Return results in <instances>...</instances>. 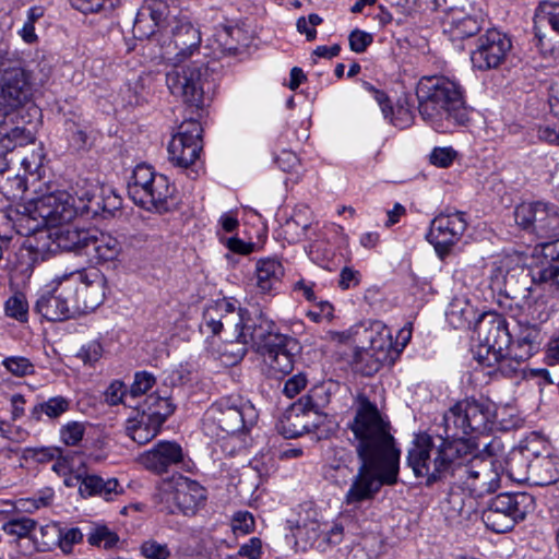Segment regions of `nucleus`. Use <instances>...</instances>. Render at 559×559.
Here are the masks:
<instances>
[{"instance_id":"3c124183","label":"nucleus","mask_w":559,"mask_h":559,"mask_svg":"<svg viewBox=\"0 0 559 559\" xmlns=\"http://www.w3.org/2000/svg\"><path fill=\"white\" fill-rule=\"evenodd\" d=\"M538 202H523L514 210V219L518 226L532 230Z\"/></svg>"},{"instance_id":"4d7b16f0","label":"nucleus","mask_w":559,"mask_h":559,"mask_svg":"<svg viewBox=\"0 0 559 559\" xmlns=\"http://www.w3.org/2000/svg\"><path fill=\"white\" fill-rule=\"evenodd\" d=\"M302 417L304 415L300 416L299 414L289 415L286 420L289 427H286L284 421L282 423L281 432L285 438H297L310 430L309 425L302 423Z\"/></svg>"},{"instance_id":"37998d69","label":"nucleus","mask_w":559,"mask_h":559,"mask_svg":"<svg viewBox=\"0 0 559 559\" xmlns=\"http://www.w3.org/2000/svg\"><path fill=\"white\" fill-rule=\"evenodd\" d=\"M312 229L310 224H302L295 218L287 219L282 226V235L289 243H296L302 239H311L308 233Z\"/></svg>"},{"instance_id":"58836bf2","label":"nucleus","mask_w":559,"mask_h":559,"mask_svg":"<svg viewBox=\"0 0 559 559\" xmlns=\"http://www.w3.org/2000/svg\"><path fill=\"white\" fill-rule=\"evenodd\" d=\"M70 400L64 396H52L47 401L35 405L32 411V416L36 420H40L41 414H45L50 419H56L70 409Z\"/></svg>"},{"instance_id":"4be33fe9","label":"nucleus","mask_w":559,"mask_h":559,"mask_svg":"<svg viewBox=\"0 0 559 559\" xmlns=\"http://www.w3.org/2000/svg\"><path fill=\"white\" fill-rule=\"evenodd\" d=\"M162 403L166 406L165 411L151 409L127 421L126 431L133 441L145 444L156 437L167 417L174 413V407L168 400Z\"/></svg>"},{"instance_id":"13d9d810","label":"nucleus","mask_w":559,"mask_h":559,"mask_svg":"<svg viewBox=\"0 0 559 559\" xmlns=\"http://www.w3.org/2000/svg\"><path fill=\"white\" fill-rule=\"evenodd\" d=\"M140 550L147 559H168L170 557L168 546L154 539H148L142 543Z\"/></svg>"},{"instance_id":"de8ad7c7","label":"nucleus","mask_w":559,"mask_h":559,"mask_svg":"<svg viewBox=\"0 0 559 559\" xmlns=\"http://www.w3.org/2000/svg\"><path fill=\"white\" fill-rule=\"evenodd\" d=\"M86 430L85 423L82 421H68L60 428V440L69 447H75L83 439Z\"/></svg>"},{"instance_id":"7ed1b4c3","label":"nucleus","mask_w":559,"mask_h":559,"mask_svg":"<svg viewBox=\"0 0 559 559\" xmlns=\"http://www.w3.org/2000/svg\"><path fill=\"white\" fill-rule=\"evenodd\" d=\"M167 0H146L133 23V35L139 39L154 38L165 60L186 61L199 53L200 31Z\"/></svg>"},{"instance_id":"7c9ffc66","label":"nucleus","mask_w":559,"mask_h":559,"mask_svg":"<svg viewBox=\"0 0 559 559\" xmlns=\"http://www.w3.org/2000/svg\"><path fill=\"white\" fill-rule=\"evenodd\" d=\"M542 342L543 336L537 323H521L519 334L511 348L518 350L520 359H528L538 352Z\"/></svg>"},{"instance_id":"ddd939ff","label":"nucleus","mask_w":559,"mask_h":559,"mask_svg":"<svg viewBox=\"0 0 559 559\" xmlns=\"http://www.w3.org/2000/svg\"><path fill=\"white\" fill-rule=\"evenodd\" d=\"M78 314L98 308L106 295V276L95 267L64 272Z\"/></svg>"},{"instance_id":"e433bc0d","label":"nucleus","mask_w":559,"mask_h":559,"mask_svg":"<svg viewBox=\"0 0 559 559\" xmlns=\"http://www.w3.org/2000/svg\"><path fill=\"white\" fill-rule=\"evenodd\" d=\"M38 523L28 516L12 518L2 525L3 532L16 540L28 538L32 540L33 534L37 531Z\"/></svg>"},{"instance_id":"bf43d9fd","label":"nucleus","mask_w":559,"mask_h":559,"mask_svg":"<svg viewBox=\"0 0 559 559\" xmlns=\"http://www.w3.org/2000/svg\"><path fill=\"white\" fill-rule=\"evenodd\" d=\"M248 310L236 309L234 306L231 307L229 314H226L227 318L224 321V330L223 332L227 333L228 331H233V335L235 336V341L237 342V334L242 330L245 317H247Z\"/></svg>"},{"instance_id":"72a5a7b5","label":"nucleus","mask_w":559,"mask_h":559,"mask_svg":"<svg viewBox=\"0 0 559 559\" xmlns=\"http://www.w3.org/2000/svg\"><path fill=\"white\" fill-rule=\"evenodd\" d=\"M361 344L362 345L357 347L354 352L352 367L356 372L369 377L377 373L383 365H386V362L383 359H380L379 356L373 355L374 353L364 343Z\"/></svg>"},{"instance_id":"b1692460","label":"nucleus","mask_w":559,"mask_h":559,"mask_svg":"<svg viewBox=\"0 0 559 559\" xmlns=\"http://www.w3.org/2000/svg\"><path fill=\"white\" fill-rule=\"evenodd\" d=\"M362 342L386 365H393L401 354V348L393 344L390 329L382 321H371L362 329Z\"/></svg>"},{"instance_id":"603ef678","label":"nucleus","mask_w":559,"mask_h":559,"mask_svg":"<svg viewBox=\"0 0 559 559\" xmlns=\"http://www.w3.org/2000/svg\"><path fill=\"white\" fill-rule=\"evenodd\" d=\"M83 533L79 527L59 528L58 546L63 554H71L73 546L83 542Z\"/></svg>"},{"instance_id":"f704fd0d","label":"nucleus","mask_w":559,"mask_h":559,"mask_svg":"<svg viewBox=\"0 0 559 559\" xmlns=\"http://www.w3.org/2000/svg\"><path fill=\"white\" fill-rule=\"evenodd\" d=\"M445 317L454 329H464L469 326L474 319V309L467 300L454 298L447 308Z\"/></svg>"},{"instance_id":"a19ab883","label":"nucleus","mask_w":559,"mask_h":559,"mask_svg":"<svg viewBox=\"0 0 559 559\" xmlns=\"http://www.w3.org/2000/svg\"><path fill=\"white\" fill-rule=\"evenodd\" d=\"M119 542V536L104 524H95L87 534V543L91 546L114 548Z\"/></svg>"},{"instance_id":"a211bd4d","label":"nucleus","mask_w":559,"mask_h":559,"mask_svg":"<svg viewBox=\"0 0 559 559\" xmlns=\"http://www.w3.org/2000/svg\"><path fill=\"white\" fill-rule=\"evenodd\" d=\"M466 228L467 221L464 212L440 213L431 221L426 238L433 246L439 259L444 260L461 240Z\"/></svg>"},{"instance_id":"c756f323","label":"nucleus","mask_w":559,"mask_h":559,"mask_svg":"<svg viewBox=\"0 0 559 559\" xmlns=\"http://www.w3.org/2000/svg\"><path fill=\"white\" fill-rule=\"evenodd\" d=\"M8 117L0 115V151L9 153L16 147L34 144L35 134L25 127L10 126L7 120Z\"/></svg>"},{"instance_id":"aec40b11","label":"nucleus","mask_w":559,"mask_h":559,"mask_svg":"<svg viewBox=\"0 0 559 559\" xmlns=\"http://www.w3.org/2000/svg\"><path fill=\"white\" fill-rule=\"evenodd\" d=\"M512 47L510 38L496 28L488 29L477 39L476 48L471 52L474 68L485 71L498 68Z\"/></svg>"},{"instance_id":"20e7f679","label":"nucleus","mask_w":559,"mask_h":559,"mask_svg":"<svg viewBox=\"0 0 559 559\" xmlns=\"http://www.w3.org/2000/svg\"><path fill=\"white\" fill-rule=\"evenodd\" d=\"M416 96L419 115L438 132H449L468 120L465 91L455 79L423 76L417 84Z\"/></svg>"},{"instance_id":"09e8293b","label":"nucleus","mask_w":559,"mask_h":559,"mask_svg":"<svg viewBox=\"0 0 559 559\" xmlns=\"http://www.w3.org/2000/svg\"><path fill=\"white\" fill-rule=\"evenodd\" d=\"M539 238H558L559 237V209L555 205L543 223L537 225L535 233Z\"/></svg>"},{"instance_id":"680f3d73","label":"nucleus","mask_w":559,"mask_h":559,"mask_svg":"<svg viewBox=\"0 0 559 559\" xmlns=\"http://www.w3.org/2000/svg\"><path fill=\"white\" fill-rule=\"evenodd\" d=\"M456 151L450 146L435 147L430 153V163L437 167L447 168L452 165L456 157Z\"/></svg>"},{"instance_id":"39448f33","label":"nucleus","mask_w":559,"mask_h":559,"mask_svg":"<svg viewBox=\"0 0 559 559\" xmlns=\"http://www.w3.org/2000/svg\"><path fill=\"white\" fill-rule=\"evenodd\" d=\"M92 228L64 223L55 228L39 229L24 241L29 259L34 263L50 259L58 250L82 253L88 250Z\"/></svg>"},{"instance_id":"052dcab7","label":"nucleus","mask_w":559,"mask_h":559,"mask_svg":"<svg viewBox=\"0 0 559 559\" xmlns=\"http://www.w3.org/2000/svg\"><path fill=\"white\" fill-rule=\"evenodd\" d=\"M45 159V153L41 145H38L27 156L22 157L21 165L27 174H37Z\"/></svg>"},{"instance_id":"2f4dec72","label":"nucleus","mask_w":559,"mask_h":559,"mask_svg":"<svg viewBox=\"0 0 559 559\" xmlns=\"http://www.w3.org/2000/svg\"><path fill=\"white\" fill-rule=\"evenodd\" d=\"M296 537L304 543V548H311L318 551L326 550V542H324V524L316 519L304 521L296 527Z\"/></svg>"},{"instance_id":"dca6fc26","label":"nucleus","mask_w":559,"mask_h":559,"mask_svg":"<svg viewBox=\"0 0 559 559\" xmlns=\"http://www.w3.org/2000/svg\"><path fill=\"white\" fill-rule=\"evenodd\" d=\"M284 335L277 331L275 322L262 311H254L253 313L248 311L242 330L237 334V344L240 346L236 352H233L234 361L241 360L245 357L248 345L260 354L275 344L278 341L277 337Z\"/></svg>"},{"instance_id":"864d4df0","label":"nucleus","mask_w":559,"mask_h":559,"mask_svg":"<svg viewBox=\"0 0 559 559\" xmlns=\"http://www.w3.org/2000/svg\"><path fill=\"white\" fill-rule=\"evenodd\" d=\"M255 521L248 511H238L231 518V530L236 536H245L254 531Z\"/></svg>"},{"instance_id":"49530a36","label":"nucleus","mask_w":559,"mask_h":559,"mask_svg":"<svg viewBox=\"0 0 559 559\" xmlns=\"http://www.w3.org/2000/svg\"><path fill=\"white\" fill-rule=\"evenodd\" d=\"M1 365L14 377H25L35 372L34 364L24 356L5 357Z\"/></svg>"},{"instance_id":"774afa93","label":"nucleus","mask_w":559,"mask_h":559,"mask_svg":"<svg viewBox=\"0 0 559 559\" xmlns=\"http://www.w3.org/2000/svg\"><path fill=\"white\" fill-rule=\"evenodd\" d=\"M262 555V540L259 537H251L238 549V556L246 559H260Z\"/></svg>"},{"instance_id":"f3484780","label":"nucleus","mask_w":559,"mask_h":559,"mask_svg":"<svg viewBox=\"0 0 559 559\" xmlns=\"http://www.w3.org/2000/svg\"><path fill=\"white\" fill-rule=\"evenodd\" d=\"M74 305L63 273L56 275L39 293L35 311L48 321H64L78 314Z\"/></svg>"},{"instance_id":"6e6552de","label":"nucleus","mask_w":559,"mask_h":559,"mask_svg":"<svg viewBox=\"0 0 559 559\" xmlns=\"http://www.w3.org/2000/svg\"><path fill=\"white\" fill-rule=\"evenodd\" d=\"M32 74L19 60L0 53V115L10 116L33 97Z\"/></svg>"},{"instance_id":"393cba45","label":"nucleus","mask_w":559,"mask_h":559,"mask_svg":"<svg viewBox=\"0 0 559 559\" xmlns=\"http://www.w3.org/2000/svg\"><path fill=\"white\" fill-rule=\"evenodd\" d=\"M183 460L182 448L170 441H159L139 456V462L147 471L163 474Z\"/></svg>"},{"instance_id":"473e14b6","label":"nucleus","mask_w":559,"mask_h":559,"mask_svg":"<svg viewBox=\"0 0 559 559\" xmlns=\"http://www.w3.org/2000/svg\"><path fill=\"white\" fill-rule=\"evenodd\" d=\"M550 26L551 29L559 33V2L542 1L535 10L534 29L535 35L542 39V28Z\"/></svg>"},{"instance_id":"5fc2aeb1","label":"nucleus","mask_w":559,"mask_h":559,"mask_svg":"<svg viewBox=\"0 0 559 559\" xmlns=\"http://www.w3.org/2000/svg\"><path fill=\"white\" fill-rule=\"evenodd\" d=\"M310 240L311 242L306 249L310 259L319 264L330 261L333 257L332 247L318 238Z\"/></svg>"},{"instance_id":"0eeeda50","label":"nucleus","mask_w":559,"mask_h":559,"mask_svg":"<svg viewBox=\"0 0 559 559\" xmlns=\"http://www.w3.org/2000/svg\"><path fill=\"white\" fill-rule=\"evenodd\" d=\"M468 440L469 451L460 457L453 473V479L475 497L496 491L500 487L502 465L492 455L486 457L474 455L476 444Z\"/></svg>"},{"instance_id":"412c9836","label":"nucleus","mask_w":559,"mask_h":559,"mask_svg":"<svg viewBox=\"0 0 559 559\" xmlns=\"http://www.w3.org/2000/svg\"><path fill=\"white\" fill-rule=\"evenodd\" d=\"M506 475L512 481L523 483L530 479V475L539 477L537 484L546 485L555 481L559 472L554 467L552 460L548 456L537 459L526 464L522 453L513 454L507 461Z\"/></svg>"},{"instance_id":"c03bdc74","label":"nucleus","mask_w":559,"mask_h":559,"mask_svg":"<svg viewBox=\"0 0 559 559\" xmlns=\"http://www.w3.org/2000/svg\"><path fill=\"white\" fill-rule=\"evenodd\" d=\"M5 314L20 322H26L28 317V304L26 297L21 294H14L9 297L4 305Z\"/></svg>"},{"instance_id":"79ce46f5","label":"nucleus","mask_w":559,"mask_h":559,"mask_svg":"<svg viewBox=\"0 0 559 559\" xmlns=\"http://www.w3.org/2000/svg\"><path fill=\"white\" fill-rule=\"evenodd\" d=\"M229 307V301L219 300L207 306L203 312V320L201 326L210 331L213 335H218L222 332V322L219 316Z\"/></svg>"},{"instance_id":"0e129e2a","label":"nucleus","mask_w":559,"mask_h":559,"mask_svg":"<svg viewBox=\"0 0 559 559\" xmlns=\"http://www.w3.org/2000/svg\"><path fill=\"white\" fill-rule=\"evenodd\" d=\"M349 47L357 53L364 52L371 45L373 37L370 33L361 29H354L348 37Z\"/></svg>"},{"instance_id":"cd10ccee","label":"nucleus","mask_w":559,"mask_h":559,"mask_svg":"<svg viewBox=\"0 0 559 559\" xmlns=\"http://www.w3.org/2000/svg\"><path fill=\"white\" fill-rule=\"evenodd\" d=\"M542 252L551 261L533 271V281L547 285L554 292H559V239L543 243Z\"/></svg>"},{"instance_id":"6e6d98bb","label":"nucleus","mask_w":559,"mask_h":559,"mask_svg":"<svg viewBox=\"0 0 559 559\" xmlns=\"http://www.w3.org/2000/svg\"><path fill=\"white\" fill-rule=\"evenodd\" d=\"M104 348L99 341L93 340L84 344L79 353L78 357L88 366H94L103 356Z\"/></svg>"},{"instance_id":"f257e3e1","label":"nucleus","mask_w":559,"mask_h":559,"mask_svg":"<svg viewBox=\"0 0 559 559\" xmlns=\"http://www.w3.org/2000/svg\"><path fill=\"white\" fill-rule=\"evenodd\" d=\"M497 418V406L489 399L467 397L456 402L443 415L444 437L416 435L407 453V465L428 485L453 476L460 457L469 451L465 436L489 432Z\"/></svg>"},{"instance_id":"5701e85b","label":"nucleus","mask_w":559,"mask_h":559,"mask_svg":"<svg viewBox=\"0 0 559 559\" xmlns=\"http://www.w3.org/2000/svg\"><path fill=\"white\" fill-rule=\"evenodd\" d=\"M277 340L275 344L260 353L274 377L285 376L293 371L294 357L300 349L298 341L289 335L277 337Z\"/></svg>"},{"instance_id":"9b49d317","label":"nucleus","mask_w":559,"mask_h":559,"mask_svg":"<svg viewBox=\"0 0 559 559\" xmlns=\"http://www.w3.org/2000/svg\"><path fill=\"white\" fill-rule=\"evenodd\" d=\"M255 407L240 396H225L206 411L204 420L227 435L248 430L258 420Z\"/></svg>"},{"instance_id":"1a4fd4ad","label":"nucleus","mask_w":559,"mask_h":559,"mask_svg":"<svg viewBox=\"0 0 559 559\" xmlns=\"http://www.w3.org/2000/svg\"><path fill=\"white\" fill-rule=\"evenodd\" d=\"M171 69L166 73V84L170 93L189 106L200 108L203 105L204 82L209 69L200 60H166Z\"/></svg>"},{"instance_id":"4c0bfd02","label":"nucleus","mask_w":559,"mask_h":559,"mask_svg":"<svg viewBox=\"0 0 559 559\" xmlns=\"http://www.w3.org/2000/svg\"><path fill=\"white\" fill-rule=\"evenodd\" d=\"M330 403L329 389L325 385L313 386L307 395L299 399L297 407L302 413H320Z\"/></svg>"},{"instance_id":"423d86ee","label":"nucleus","mask_w":559,"mask_h":559,"mask_svg":"<svg viewBox=\"0 0 559 559\" xmlns=\"http://www.w3.org/2000/svg\"><path fill=\"white\" fill-rule=\"evenodd\" d=\"M128 194L140 207L150 212L165 213L171 206L174 187L166 176L143 163L133 169L128 182Z\"/></svg>"},{"instance_id":"e2e57ef3","label":"nucleus","mask_w":559,"mask_h":559,"mask_svg":"<svg viewBox=\"0 0 559 559\" xmlns=\"http://www.w3.org/2000/svg\"><path fill=\"white\" fill-rule=\"evenodd\" d=\"M155 384V377L146 371L136 372L130 388V394L138 396L145 394Z\"/></svg>"},{"instance_id":"bb28decb","label":"nucleus","mask_w":559,"mask_h":559,"mask_svg":"<svg viewBox=\"0 0 559 559\" xmlns=\"http://www.w3.org/2000/svg\"><path fill=\"white\" fill-rule=\"evenodd\" d=\"M88 249H92L97 263L112 262L122 253V243L111 234L92 228Z\"/></svg>"},{"instance_id":"8fccbe9b","label":"nucleus","mask_w":559,"mask_h":559,"mask_svg":"<svg viewBox=\"0 0 559 559\" xmlns=\"http://www.w3.org/2000/svg\"><path fill=\"white\" fill-rule=\"evenodd\" d=\"M388 112L390 122L400 129H406L413 124L414 112L406 100L399 102L397 106L394 109L391 107Z\"/></svg>"},{"instance_id":"338daca9","label":"nucleus","mask_w":559,"mask_h":559,"mask_svg":"<svg viewBox=\"0 0 559 559\" xmlns=\"http://www.w3.org/2000/svg\"><path fill=\"white\" fill-rule=\"evenodd\" d=\"M307 385V378L304 373H297L290 377L284 383L283 393L288 397L293 399L298 395Z\"/></svg>"},{"instance_id":"c9c22d12","label":"nucleus","mask_w":559,"mask_h":559,"mask_svg":"<svg viewBox=\"0 0 559 559\" xmlns=\"http://www.w3.org/2000/svg\"><path fill=\"white\" fill-rule=\"evenodd\" d=\"M526 359H520L518 350L509 348L506 352H501V357H497L496 362L480 364L484 367L492 368L488 373L499 372L504 377H514L521 369V365Z\"/></svg>"},{"instance_id":"f8f14e48","label":"nucleus","mask_w":559,"mask_h":559,"mask_svg":"<svg viewBox=\"0 0 559 559\" xmlns=\"http://www.w3.org/2000/svg\"><path fill=\"white\" fill-rule=\"evenodd\" d=\"M206 498V489L183 475H174L162 486V501L170 514L194 515Z\"/></svg>"},{"instance_id":"6ab92c4d","label":"nucleus","mask_w":559,"mask_h":559,"mask_svg":"<svg viewBox=\"0 0 559 559\" xmlns=\"http://www.w3.org/2000/svg\"><path fill=\"white\" fill-rule=\"evenodd\" d=\"M201 132L202 127L197 120L186 121L179 127L168 144L169 160L175 166L187 168L199 158Z\"/></svg>"},{"instance_id":"a878e982","label":"nucleus","mask_w":559,"mask_h":559,"mask_svg":"<svg viewBox=\"0 0 559 559\" xmlns=\"http://www.w3.org/2000/svg\"><path fill=\"white\" fill-rule=\"evenodd\" d=\"M79 484V493L83 498L100 497L114 501L123 493V488L115 477L104 478L97 474H78L74 477Z\"/></svg>"},{"instance_id":"ea45409f","label":"nucleus","mask_w":559,"mask_h":559,"mask_svg":"<svg viewBox=\"0 0 559 559\" xmlns=\"http://www.w3.org/2000/svg\"><path fill=\"white\" fill-rule=\"evenodd\" d=\"M60 524L50 522L38 527V535L33 534V545L37 551H51L58 546Z\"/></svg>"},{"instance_id":"69168bd1","label":"nucleus","mask_w":559,"mask_h":559,"mask_svg":"<svg viewBox=\"0 0 559 559\" xmlns=\"http://www.w3.org/2000/svg\"><path fill=\"white\" fill-rule=\"evenodd\" d=\"M126 394L127 388L120 380L112 381L104 393L106 403L112 406L123 403Z\"/></svg>"},{"instance_id":"4468645a","label":"nucleus","mask_w":559,"mask_h":559,"mask_svg":"<svg viewBox=\"0 0 559 559\" xmlns=\"http://www.w3.org/2000/svg\"><path fill=\"white\" fill-rule=\"evenodd\" d=\"M29 212L32 219L37 222L34 226L37 233L39 229H50L70 223L79 213V207L71 193L58 190L37 198Z\"/></svg>"},{"instance_id":"a18cd8bd","label":"nucleus","mask_w":559,"mask_h":559,"mask_svg":"<svg viewBox=\"0 0 559 559\" xmlns=\"http://www.w3.org/2000/svg\"><path fill=\"white\" fill-rule=\"evenodd\" d=\"M341 465H335L334 462H328L325 466V477L334 481L338 486L347 483L348 478L353 475V469L349 464L353 462V456H345Z\"/></svg>"},{"instance_id":"2eb2a0df","label":"nucleus","mask_w":559,"mask_h":559,"mask_svg":"<svg viewBox=\"0 0 559 559\" xmlns=\"http://www.w3.org/2000/svg\"><path fill=\"white\" fill-rule=\"evenodd\" d=\"M479 344L475 358L478 364L496 362L501 352L510 348L511 336L504 319L496 313H484L475 325Z\"/></svg>"},{"instance_id":"f03ea898","label":"nucleus","mask_w":559,"mask_h":559,"mask_svg":"<svg viewBox=\"0 0 559 559\" xmlns=\"http://www.w3.org/2000/svg\"><path fill=\"white\" fill-rule=\"evenodd\" d=\"M348 427L354 435L360 466L352 478L344 502L358 506L372 500L382 486L396 484L401 451L390 432V423L364 395L358 397V407Z\"/></svg>"},{"instance_id":"c85d7f7f","label":"nucleus","mask_w":559,"mask_h":559,"mask_svg":"<svg viewBox=\"0 0 559 559\" xmlns=\"http://www.w3.org/2000/svg\"><path fill=\"white\" fill-rule=\"evenodd\" d=\"M284 274V266L278 259H260L255 264L257 287L259 292L262 294L275 292Z\"/></svg>"},{"instance_id":"9d476101","label":"nucleus","mask_w":559,"mask_h":559,"mask_svg":"<svg viewBox=\"0 0 559 559\" xmlns=\"http://www.w3.org/2000/svg\"><path fill=\"white\" fill-rule=\"evenodd\" d=\"M533 507L534 497L527 492H503L490 499L481 520L492 532L504 533L524 520Z\"/></svg>"}]
</instances>
